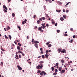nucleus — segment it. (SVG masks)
Masks as SVG:
<instances>
[{
	"label": "nucleus",
	"mask_w": 77,
	"mask_h": 77,
	"mask_svg": "<svg viewBox=\"0 0 77 77\" xmlns=\"http://www.w3.org/2000/svg\"><path fill=\"white\" fill-rule=\"evenodd\" d=\"M43 64L41 63L40 64V65H38V66H36L37 69H41L42 68V67H43Z\"/></svg>",
	"instance_id": "nucleus-1"
},
{
	"label": "nucleus",
	"mask_w": 77,
	"mask_h": 77,
	"mask_svg": "<svg viewBox=\"0 0 77 77\" xmlns=\"http://www.w3.org/2000/svg\"><path fill=\"white\" fill-rule=\"evenodd\" d=\"M17 68H18L19 70L20 71L21 70H22L23 68H21V67H20L19 65L17 66Z\"/></svg>",
	"instance_id": "nucleus-2"
},
{
	"label": "nucleus",
	"mask_w": 77,
	"mask_h": 77,
	"mask_svg": "<svg viewBox=\"0 0 77 77\" xmlns=\"http://www.w3.org/2000/svg\"><path fill=\"white\" fill-rule=\"evenodd\" d=\"M39 42L38 41H35L34 42H33L32 44H38Z\"/></svg>",
	"instance_id": "nucleus-3"
},
{
	"label": "nucleus",
	"mask_w": 77,
	"mask_h": 77,
	"mask_svg": "<svg viewBox=\"0 0 77 77\" xmlns=\"http://www.w3.org/2000/svg\"><path fill=\"white\" fill-rule=\"evenodd\" d=\"M42 26H41V28H42V29H45V27H46V26H45L44 25H43V24H42Z\"/></svg>",
	"instance_id": "nucleus-4"
},
{
	"label": "nucleus",
	"mask_w": 77,
	"mask_h": 77,
	"mask_svg": "<svg viewBox=\"0 0 77 77\" xmlns=\"http://www.w3.org/2000/svg\"><path fill=\"white\" fill-rule=\"evenodd\" d=\"M61 52L63 53H66V50L65 49L61 51Z\"/></svg>",
	"instance_id": "nucleus-5"
},
{
	"label": "nucleus",
	"mask_w": 77,
	"mask_h": 77,
	"mask_svg": "<svg viewBox=\"0 0 77 77\" xmlns=\"http://www.w3.org/2000/svg\"><path fill=\"white\" fill-rule=\"evenodd\" d=\"M3 6L4 9H5L6 10H8V8H7V7H6L5 5H4Z\"/></svg>",
	"instance_id": "nucleus-6"
},
{
	"label": "nucleus",
	"mask_w": 77,
	"mask_h": 77,
	"mask_svg": "<svg viewBox=\"0 0 77 77\" xmlns=\"http://www.w3.org/2000/svg\"><path fill=\"white\" fill-rule=\"evenodd\" d=\"M65 70L64 69L62 70L60 72L61 74H62V73H64L65 72Z\"/></svg>",
	"instance_id": "nucleus-7"
},
{
	"label": "nucleus",
	"mask_w": 77,
	"mask_h": 77,
	"mask_svg": "<svg viewBox=\"0 0 77 77\" xmlns=\"http://www.w3.org/2000/svg\"><path fill=\"white\" fill-rule=\"evenodd\" d=\"M46 2H48L49 1V3H51L52 2V1H51V0H45Z\"/></svg>",
	"instance_id": "nucleus-8"
},
{
	"label": "nucleus",
	"mask_w": 77,
	"mask_h": 77,
	"mask_svg": "<svg viewBox=\"0 0 77 77\" xmlns=\"http://www.w3.org/2000/svg\"><path fill=\"white\" fill-rule=\"evenodd\" d=\"M62 49L59 48L58 50V53H60V52H61V51H62Z\"/></svg>",
	"instance_id": "nucleus-9"
},
{
	"label": "nucleus",
	"mask_w": 77,
	"mask_h": 77,
	"mask_svg": "<svg viewBox=\"0 0 77 77\" xmlns=\"http://www.w3.org/2000/svg\"><path fill=\"white\" fill-rule=\"evenodd\" d=\"M34 46H35L36 48H38V45L37 44H35L34 45Z\"/></svg>",
	"instance_id": "nucleus-10"
},
{
	"label": "nucleus",
	"mask_w": 77,
	"mask_h": 77,
	"mask_svg": "<svg viewBox=\"0 0 77 77\" xmlns=\"http://www.w3.org/2000/svg\"><path fill=\"white\" fill-rule=\"evenodd\" d=\"M62 68V67H60L58 69L59 71H61Z\"/></svg>",
	"instance_id": "nucleus-11"
},
{
	"label": "nucleus",
	"mask_w": 77,
	"mask_h": 77,
	"mask_svg": "<svg viewBox=\"0 0 77 77\" xmlns=\"http://www.w3.org/2000/svg\"><path fill=\"white\" fill-rule=\"evenodd\" d=\"M5 39H9V37H7V36H6V35H5Z\"/></svg>",
	"instance_id": "nucleus-12"
},
{
	"label": "nucleus",
	"mask_w": 77,
	"mask_h": 77,
	"mask_svg": "<svg viewBox=\"0 0 77 77\" xmlns=\"http://www.w3.org/2000/svg\"><path fill=\"white\" fill-rule=\"evenodd\" d=\"M49 56V55L47 54H46L45 55V56L46 58H48V57Z\"/></svg>",
	"instance_id": "nucleus-13"
},
{
	"label": "nucleus",
	"mask_w": 77,
	"mask_h": 77,
	"mask_svg": "<svg viewBox=\"0 0 77 77\" xmlns=\"http://www.w3.org/2000/svg\"><path fill=\"white\" fill-rule=\"evenodd\" d=\"M43 72H44V71H43L42 72L40 73L41 75H43Z\"/></svg>",
	"instance_id": "nucleus-14"
},
{
	"label": "nucleus",
	"mask_w": 77,
	"mask_h": 77,
	"mask_svg": "<svg viewBox=\"0 0 77 77\" xmlns=\"http://www.w3.org/2000/svg\"><path fill=\"white\" fill-rule=\"evenodd\" d=\"M60 20H61V21H63L64 19H63V17H61L60 18Z\"/></svg>",
	"instance_id": "nucleus-15"
},
{
	"label": "nucleus",
	"mask_w": 77,
	"mask_h": 77,
	"mask_svg": "<svg viewBox=\"0 0 77 77\" xmlns=\"http://www.w3.org/2000/svg\"><path fill=\"white\" fill-rule=\"evenodd\" d=\"M41 71L39 70H38V72H37V74H39L41 73Z\"/></svg>",
	"instance_id": "nucleus-16"
},
{
	"label": "nucleus",
	"mask_w": 77,
	"mask_h": 77,
	"mask_svg": "<svg viewBox=\"0 0 77 77\" xmlns=\"http://www.w3.org/2000/svg\"><path fill=\"white\" fill-rule=\"evenodd\" d=\"M17 50H20V47L19 46H18L17 47Z\"/></svg>",
	"instance_id": "nucleus-17"
},
{
	"label": "nucleus",
	"mask_w": 77,
	"mask_h": 77,
	"mask_svg": "<svg viewBox=\"0 0 77 77\" xmlns=\"http://www.w3.org/2000/svg\"><path fill=\"white\" fill-rule=\"evenodd\" d=\"M63 17L65 19V18H66V15H63Z\"/></svg>",
	"instance_id": "nucleus-18"
},
{
	"label": "nucleus",
	"mask_w": 77,
	"mask_h": 77,
	"mask_svg": "<svg viewBox=\"0 0 77 77\" xmlns=\"http://www.w3.org/2000/svg\"><path fill=\"white\" fill-rule=\"evenodd\" d=\"M64 36H68V34H63Z\"/></svg>",
	"instance_id": "nucleus-19"
},
{
	"label": "nucleus",
	"mask_w": 77,
	"mask_h": 77,
	"mask_svg": "<svg viewBox=\"0 0 77 77\" xmlns=\"http://www.w3.org/2000/svg\"><path fill=\"white\" fill-rule=\"evenodd\" d=\"M61 62L62 63H65V62H64V60H61Z\"/></svg>",
	"instance_id": "nucleus-20"
},
{
	"label": "nucleus",
	"mask_w": 77,
	"mask_h": 77,
	"mask_svg": "<svg viewBox=\"0 0 77 77\" xmlns=\"http://www.w3.org/2000/svg\"><path fill=\"white\" fill-rule=\"evenodd\" d=\"M15 13H13L12 14V17H15Z\"/></svg>",
	"instance_id": "nucleus-21"
},
{
	"label": "nucleus",
	"mask_w": 77,
	"mask_h": 77,
	"mask_svg": "<svg viewBox=\"0 0 77 77\" xmlns=\"http://www.w3.org/2000/svg\"><path fill=\"white\" fill-rule=\"evenodd\" d=\"M8 37H9L10 39H12V36H11V35H9Z\"/></svg>",
	"instance_id": "nucleus-22"
},
{
	"label": "nucleus",
	"mask_w": 77,
	"mask_h": 77,
	"mask_svg": "<svg viewBox=\"0 0 77 77\" xmlns=\"http://www.w3.org/2000/svg\"><path fill=\"white\" fill-rule=\"evenodd\" d=\"M51 47V45L50 44L48 46V47L49 48H50V47Z\"/></svg>",
	"instance_id": "nucleus-23"
},
{
	"label": "nucleus",
	"mask_w": 77,
	"mask_h": 77,
	"mask_svg": "<svg viewBox=\"0 0 77 77\" xmlns=\"http://www.w3.org/2000/svg\"><path fill=\"white\" fill-rule=\"evenodd\" d=\"M52 71H54V68L53 67H51Z\"/></svg>",
	"instance_id": "nucleus-24"
},
{
	"label": "nucleus",
	"mask_w": 77,
	"mask_h": 77,
	"mask_svg": "<svg viewBox=\"0 0 77 77\" xmlns=\"http://www.w3.org/2000/svg\"><path fill=\"white\" fill-rule=\"evenodd\" d=\"M55 66H59V63H56L55 64Z\"/></svg>",
	"instance_id": "nucleus-25"
},
{
	"label": "nucleus",
	"mask_w": 77,
	"mask_h": 77,
	"mask_svg": "<svg viewBox=\"0 0 77 77\" xmlns=\"http://www.w3.org/2000/svg\"><path fill=\"white\" fill-rule=\"evenodd\" d=\"M34 41H35V40H34V39H32L31 42H32V43H33V42H34Z\"/></svg>",
	"instance_id": "nucleus-26"
},
{
	"label": "nucleus",
	"mask_w": 77,
	"mask_h": 77,
	"mask_svg": "<svg viewBox=\"0 0 77 77\" xmlns=\"http://www.w3.org/2000/svg\"><path fill=\"white\" fill-rule=\"evenodd\" d=\"M48 52H49V51L48 50H46L45 53L46 54H48Z\"/></svg>",
	"instance_id": "nucleus-27"
},
{
	"label": "nucleus",
	"mask_w": 77,
	"mask_h": 77,
	"mask_svg": "<svg viewBox=\"0 0 77 77\" xmlns=\"http://www.w3.org/2000/svg\"><path fill=\"white\" fill-rule=\"evenodd\" d=\"M73 42V40L72 39L71 40V41H69V42H70L71 43H72V42Z\"/></svg>",
	"instance_id": "nucleus-28"
},
{
	"label": "nucleus",
	"mask_w": 77,
	"mask_h": 77,
	"mask_svg": "<svg viewBox=\"0 0 77 77\" xmlns=\"http://www.w3.org/2000/svg\"><path fill=\"white\" fill-rule=\"evenodd\" d=\"M39 63H44V61H40Z\"/></svg>",
	"instance_id": "nucleus-29"
},
{
	"label": "nucleus",
	"mask_w": 77,
	"mask_h": 77,
	"mask_svg": "<svg viewBox=\"0 0 77 77\" xmlns=\"http://www.w3.org/2000/svg\"><path fill=\"white\" fill-rule=\"evenodd\" d=\"M57 12H60L61 11L60 10H56Z\"/></svg>",
	"instance_id": "nucleus-30"
},
{
	"label": "nucleus",
	"mask_w": 77,
	"mask_h": 77,
	"mask_svg": "<svg viewBox=\"0 0 77 77\" xmlns=\"http://www.w3.org/2000/svg\"><path fill=\"white\" fill-rule=\"evenodd\" d=\"M18 45L19 46H20V47H21V44L19 43H18Z\"/></svg>",
	"instance_id": "nucleus-31"
},
{
	"label": "nucleus",
	"mask_w": 77,
	"mask_h": 77,
	"mask_svg": "<svg viewBox=\"0 0 77 77\" xmlns=\"http://www.w3.org/2000/svg\"><path fill=\"white\" fill-rule=\"evenodd\" d=\"M42 58H43V59H45V57L44 56V55H42Z\"/></svg>",
	"instance_id": "nucleus-32"
},
{
	"label": "nucleus",
	"mask_w": 77,
	"mask_h": 77,
	"mask_svg": "<svg viewBox=\"0 0 77 77\" xmlns=\"http://www.w3.org/2000/svg\"><path fill=\"white\" fill-rule=\"evenodd\" d=\"M38 30H42V28H41V27H40L38 28Z\"/></svg>",
	"instance_id": "nucleus-33"
},
{
	"label": "nucleus",
	"mask_w": 77,
	"mask_h": 77,
	"mask_svg": "<svg viewBox=\"0 0 77 77\" xmlns=\"http://www.w3.org/2000/svg\"><path fill=\"white\" fill-rule=\"evenodd\" d=\"M55 71L56 72H57V71H58V70H57V69H56L55 70Z\"/></svg>",
	"instance_id": "nucleus-34"
},
{
	"label": "nucleus",
	"mask_w": 77,
	"mask_h": 77,
	"mask_svg": "<svg viewBox=\"0 0 77 77\" xmlns=\"http://www.w3.org/2000/svg\"><path fill=\"white\" fill-rule=\"evenodd\" d=\"M57 74V72H55V73H54L53 75H56Z\"/></svg>",
	"instance_id": "nucleus-35"
},
{
	"label": "nucleus",
	"mask_w": 77,
	"mask_h": 77,
	"mask_svg": "<svg viewBox=\"0 0 77 77\" xmlns=\"http://www.w3.org/2000/svg\"><path fill=\"white\" fill-rule=\"evenodd\" d=\"M4 11L5 12H7V10H6L5 9H4Z\"/></svg>",
	"instance_id": "nucleus-36"
},
{
	"label": "nucleus",
	"mask_w": 77,
	"mask_h": 77,
	"mask_svg": "<svg viewBox=\"0 0 77 77\" xmlns=\"http://www.w3.org/2000/svg\"><path fill=\"white\" fill-rule=\"evenodd\" d=\"M57 33H59L60 32V30H57Z\"/></svg>",
	"instance_id": "nucleus-37"
},
{
	"label": "nucleus",
	"mask_w": 77,
	"mask_h": 77,
	"mask_svg": "<svg viewBox=\"0 0 77 77\" xmlns=\"http://www.w3.org/2000/svg\"><path fill=\"white\" fill-rule=\"evenodd\" d=\"M42 19L43 20H45V17H42Z\"/></svg>",
	"instance_id": "nucleus-38"
},
{
	"label": "nucleus",
	"mask_w": 77,
	"mask_h": 77,
	"mask_svg": "<svg viewBox=\"0 0 77 77\" xmlns=\"http://www.w3.org/2000/svg\"><path fill=\"white\" fill-rule=\"evenodd\" d=\"M43 73L44 75H45L47 74V73H46V72H44H44H43Z\"/></svg>",
	"instance_id": "nucleus-39"
},
{
	"label": "nucleus",
	"mask_w": 77,
	"mask_h": 77,
	"mask_svg": "<svg viewBox=\"0 0 77 77\" xmlns=\"http://www.w3.org/2000/svg\"><path fill=\"white\" fill-rule=\"evenodd\" d=\"M37 23L39 24V22H40V21H39V20H38L37 21Z\"/></svg>",
	"instance_id": "nucleus-40"
},
{
	"label": "nucleus",
	"mask_w": 77,
	"mask_h": 77,
	"mask_svg": "<svg viewBox=\"0 0 77 77\" xmlns=\"http://www.w3.org/2000/svg\"><path fill=\"white\" fill-rule=\"evenodd\" d=\"M22 24H23V25L24 24H25L24 21H23L22 22Z\"/></svg>",
	"instance_id": "nucleus-41"
},
{
	"label": "nucleus",
	"mask_w": 77,
	"mask_h": 77,
	"mask_svg": "<svg viewBox=\"0 0 77 77\" xmlns=\"http://www.w3.org/2000/svg\"><path fill=\"white\" fill-rule=\"evenodd\" d=\"M50 43V42H48L46 44V45H48V44H49Z\"/></svg>",
	"instance_id": "nucleus-42"
},
{
	"label": "nucleus",
	"mask_w": 77,
	"mask_h": 77,
	"mask_svg": "<svg viewBox=\"0 0 77 77\" xmlns=\"http://www.w3.org/2000/svg\"><path fill=\"white\" fill-rule=\"evenodd\" d=\"M52 24H55V22H54V21H52Z\"/></svg>",
	"instance_id": "nucleus-43"
},
{
	"label": "nucleus",
	"mask_w": 77,
	"mask_h": 77,
	"mask_svg": "<svg viewBox=\"0 0 77 77\" xmlns=\"http://www.w3.org/2000/svg\"><path fill=\"white\" fill-rule=\"evenodd\" d=\"M46 26L47 27H48V26H49V25H48V23H47L46 25Z\"/></svg>",
	"instance_id": "nucleus-44"
},
{
	"label": "nucleus",
	"mask_w": 77,
	"mask_h": 77,
	"mask_svg": "<svg viewBox=\"0 0 77 77\" xmlns=\"http://www.w3.org/2000/svg\"><path fill=\"white\" fill-rule=\"evenodd\" d=\"M19 57L20 59H21V56L20 55H19Z\"/></svg>",
	"instance_id": "nucleus-45"
},
{
	"label": "nucleus",
	"mask_w": 77,
	"mask_h": 77,
	"mask_svg": "<svg viewBox=\"0 0 77 77\" xmlns=\"http://www.w3.org/2000/svg\"><path fill=\"white\" fill-rule=\"evenodd\" d=\"M70 30H71V31H73V28H70Z\"/></svg>",
	"instance_id": "nucleus-46"
},
{
	"label": "nucleus",
	"mask_w": 77,
	"mask_h": 77,
	"mask_svg": "<svg viewBox=\"0 0 77 77\" xmlns=\"http://www.w3.org/2000/svg\"><path fill=\"white\" fill-rule=\"evenodd\" d=\"M55 26H57V23H56L55 24Z\"/></svg>",
	"instance_id": "nucleus-47"
},
{
	"label": "nucleus",
	"mask_w": 77,
	"mask_h": 77,
	"mask_svg": "<svg viewBox=\"0 0 77 77\" xmlns=\"http://www.w3.org/2000/svg\"><path fill=\"white\" fill-rule=\"evenodd\" d=\"M36 17V15H35L33 16V18L35 19Z\"/></svg>",
	"instance_id": "nucleus-48"
},
{
	"label": "nucleus",
	"mask_w": 77,
	"mask_h": 77,
	"mask_svg": "<svg viewBox=\"0 0 77 77\" xmlns=\"http://www.w3.org/2000/svg\"><path fill=\"white\" fill-rule=\"evenodd\" d=\"M18 28L20 30H21V28H20V26H18Z\"/></svg>",
	"instance_id": "nucleus-49"
},
{
	"label": "nucleus",
	"mask_w": 77,
	"mask_h": 77,
	"mask_svg": "<svg viewBox=\"0 0 77 77\" xmlns=\"http://www.w3.org/2000/svg\"><path fill=\"white\" fill-rule=\"evenodd\" d=\"M66 11L67 13H68V12H69V10H66Z\"/></svg>",
	"instance_id": "nucleus-50"
},
{
	"label": "nucleus",
	"mask_w": 77,
	"mask_h": 77,
	"mask_svg": "<svg viewBox=\"0 0 77 77\" xmlns=\"http://www.w3.org/2000/svg\"><path fill=\"white\" fill-rule=\"evenodd\" d=\"M42 18H40L39 20H40V21H42Z\"/></svg>",
	"instance_id": "nucleus-51"
},
{
	"label": "nucleus",
	"mask_w": 77,
	"mask_h": 77,
	"mask_svg": "<svg viewBox=\"0 0 77 77\" xmlns=\"http://www.w3.org/2000/svg\"><path fill=\"white\" fill-rule=\"evenodd\" d=\"M8 28L9 29H11V28L10 27H9V26H8Z\"/></svg>",
	"instance_id": "nucleus-52"
},
{
	"label": "nucleus",
	"mask_w": 77,
	"mask_h": 77,
	"mask_svg": "<svg viewBox=\"0 0 77 77\" xmlns=\"http://www.w3.org/2000/svg\"><path fill=\"white\" fill-rule=\"evenodd\" d=\"M8 3H9L11 1V0H8Z\"/></svg>",
	"instance_id": "nucleus-53"
},
{
	"label": "nucleus",
	"mask_w": 77,
	"mask_h": 77,
	"mask_svg": "<svg viewBox=\"0 0 77 77\" xmlns=\"http://www.w3.org/2000/svg\"><path fill=\"white\" fill-rule=\"evenodd\" d=\"M1 65H3V62H1Z\"/></svg>",
	"instance_id": "nucleus-54"
},
{
	"label": "nucleus",
	"mask_w": 77,
	"mask_h": 77,
	"mask_svg": "<svg viewBox=\"0 0 77 77\" xmlns=\"http://www.w3.org/2000/svg\"><path fill=\"white\" fill-rule=\"evenodd\" d=\"M22 56H24V54L23 52L22 53Z\"/></svg>",
	"instance_id": "nucleus-55"
},
{
	"label": "nucleus",
	"mask_w": 77,
	"mask_h": 77,
	"mask_svg": "<svg viewBox=\"0 0 77 77\" xmlns=\"http://www.w3.org/2000/svg\"><path fill=\"white\" fill-rule=\"evenodd\" d=\"M63 12H66L65 9H63Z\"/></svg>",
	"instance_id": "nucleus-56"
},
{
	"label": "nucleus",
	"mask_w": 77,
	"mask_h": 77,
	"mask_svg": "<svg viewBox=\"0 0 77 77\" xmlns=\"http://www.w3.org/2000/svg\"><path fill=\"white\" fill-rule=\"evenodd\" d=\"M73 38H75V35H73Z\"/></svg>",
	"instance_id": "nucleus-57"
},
{
	"label": "nucleus",
	"mask_w": 77,
	"mask_h": 77,
	"mask_svg": "<svg viewBox=\"0 0 77 77\" xmlns=\"http://www.w3.org/2000/svg\"><path fill=\"white\" fill-rule=\"evenodd\" d=\"M16 57H18V55H17V54H16Z\"/></svg>",
	"instance_id": "nucleus-58"
},
{
	"label": "nucleus",
	"mask_w": 77,
	"mask_h": 77,
	"mask_svg": "<svg viewBox=\"0 0 77 77\" xmlns=\"http://www.w3.org/2000/svg\"><path fill=\"white\" fill-rule=\"evenodd\" d=\"M70 2H68L66 4V5H69V4Z\"/></svg>",
	"instance_id": "nucleus-59"
},
{
	"label": "nucleus",
	"mask_w": 77,
	"mask_h": 77,
	"mask_svg": "<svg viewBox=\"0 0 77 77\" xmlns=\"http://www.w3.org/2000/svg\"><path fill=\"white\" fill-rule=\"evenodd\" d=\"M15 58H16V59H19V58L18 57H15Z\"/></svg>",
	"instance_id": "nucleus-60"
},
{
	"label": "nucleus",
	"mask_w": 77,
	"mask_h": 77,
	"mask_svg": "<svg viewBox=\"0 0 77 77\" xmlns=\"http://www.w3.org/2000/svg\"><path fill=\"white\" fill-rule=\"evenodd\" d=\"M41 54H43L44 53V52L42 51H41Z\"/></svg>",
	"instance_id": "nucleus-61"
},
{
	"label": "nucleus",
	"mask_w": 77,
	"mask_h": 77,
	"mask_svg": "<svg viewBox=\"0 0 77 77\" xmlns=\"http://www.w3.org/2000/svg\"><path fill=\"white\" fill-rule=\"evenodd\" d=\"M40 51H42V48H40Z\"/></svg>",
	"instance_id": "nucleus-62"
},
{
	"label": "nucleus",
	"mask_w": 77,
	"mask_h": 77,
	"mask_svg": "<svg viewBox=\"0 0 77 77\" xmlns=\"http://www.w3.org/2000/svg\"><path fill=\"white\" fill-rule=\"evenodd\" d=\"M11 49H13L14 48V47H12V46H11Z\"/></svg>",
	"instance_id": "nucleus-63"
},
{
	"label": "nucleus",
	"mask_w": 77,
	"mask_h": 77,
	"mask_svg": "<svg viewBox=\"0 0 77 77\" xmlns=\"http://www.w3.org/2000/svg\"><path fill=\"white\" fill-rule=\"evenodd\" d=\"M20 51V53H21L22 54V53H23L22 51Z\"/></svg>",
	"instance_id": "nucleus-64"
}]
</instances>
